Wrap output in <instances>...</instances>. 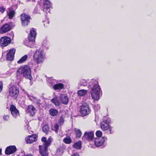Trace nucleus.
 Here are the masks:
<instances>
[{"label": "nucleus", "mask_w": 156, "mask_h": 156, "mask_svg": "<svg viewBox=\"0 0 156 156\" xmlns=\"http://www.w3.org/2000/svg\"><path fill=\"white\" fill-rule=\"evenodd\" d=\"M51 101L56 106H58L60 105V102L56 98L52 99Z\"/></svg>", "instance_id": "nucleus-29"}, {"label": "nucleus", "mask_w": 156, "mask_h": 156, "mask_svg": "<svg viewBox=\"0 0 156 156\" xmlns=\"http://www.w3.org/2000/svg\"><path fill=\"white\" fill-rule=\"evenodd\" d=\"M7 13L8 16L10 19H12L14 17L15 14V11L11 8L8 9L7 11Z\"/></svg>", "instance_id": "nucleus-22"}, {"label": "nucleus", "mask_w": 156, "mask_h": 156, "mask_svg": "<svg viewBox=\"0 0 156 156\" xmlns=\"http://www.w3.org/2000/svg\"><path fill=\"white\" fill-rule=\"evenodd\" d=\"M48 147L44 146H39V152L41 156H48L47 149Z\"/></svg>", "instance_id": "nucleus-13"}, {"label": "nucleus", "mask_w": 156, "mask_h": 156, "mask_svg": "<svg viewBox=\"0 0 156 156\" xmlns=\"http://www.w3.org/2000/svg\"><path fill=\"white\" fill-rule=\"evenodd\" d=\"M5 9L3 7H0V11L3 13L5 11Z\"/></svg>", "instance_id": "nucleus-41"}, {"label": "nucleus", "mask_w": 156, "mask_h": 156, "mask_svg": "<svg viewBox=\"0 0 156 156\" xmlns=\"http://www.w3.org/2000/svg\"><path fill=\"white\" fill-rule=\"evenodd\" d=\"M35 0H28V1H32V2H35Z\"/></svg>", "instance_id": "nucleus-47"}, {"label": "nucleus", "mask_w": 156, "mask_h": 156, "mask_svg": "<svg viewBox=\"0 0 156 156\" xmlns=\"http://www.w3.org/2000/svg\"><path fill=\"white\" fill-rule=\"evenodd\" d=\"M3 88V84L2 83L0 82V92H1Z\"/></svg>", "instance_id": "nucleus-43"}, {"label": "nucleus", "mask_w": 156, "mask_h": 156, "mask_svg": "<svg viewBox=\"0 0 156 156\" xmlns=\"http://www.w3.org/2000/svg\"><path fill=\"white\" fill-rule=\"evenodd\" d=\"M52 129L54 130L56 132H58L59 128V126L56 123L55 124L54 126H52L51 127Z\"/></svg>", "instance_id": "nucleus-33"}, {"label": "nucleus", "mask_w": 156, "mask_h": 156, "mask_svg": "<svg viewBox=\"0 0 156 156\" xmlns=\"http://www.w3.org/2000/svg\"><path fill=\"white\" fill-rule=\"evenodd\" d=\"M10 39L7 37H3L0 39V45L2 46L5 47L10 42Z\"/></svg>", "instance_id": "nucleus-11"}, {"label": "nucleus", "mask_w": 156, "mask_h": 156, "mask_svg": "<svg viewBox=\"0 0 156 156\" xmlns=\"http://www.w3.org/2000/svg\"><path fill=\"white\" fill-rule=\"evenodd\" d=\"M17 72L21 74L24 77L29 79L30 80L32 79L31 76V70L30 67L28 66L21 67L17 70Z\"/></svg>", "instance_id": "nucleus-2"}, {"label": "nucleus", "mask_w": 156, "mask_h": 156, "mask_svg": "<svg viewBox=\"0 0 156 156\" xmlns=\"http://www.w3.org/2000/svg\"><path fill=\"white\" fill-rule=\"evenodd\" d=\"M21 153L24 154H25V152L24 151H21Z\"/></svg>", "instance_id": "nucleus-46"}, {"label": "nucleus", "mask_w": 156, "mask_h": 156, "mask_svg": "<svg viewBox=\"0 0 156 156\" xmlns=\"http://www.w3.org/2000/svg\"><path fill=\"white\" fill-rule=\"evenodd\" d=\"M34 102L36 104L38 107H39L41 105V103H40V101L39 100L36 99Z\"/></svg>", "instance_id": "nucleus-39"}, {"label": "nucleus", "mask_w": 156, "mask_h": 156, "mask_svg": "<svg viewBox=\"0 0 156 156\" xmlns=\"http://www.w3.org/2000/svg\"><path fill=\"white\" fill-rule=\"evenodd\" d=\"M37 136L35 134L29 136L26 138V141L27 144H32L37 141Z\"/></svg>", "instance_id": "nucleus-10"}, {"label": "nucleus", "mask_w": 156, "mask_h": 156, "mask_svg": "<svg viewBox=\"0 0 156 156\" xmlns=\"http://www.w3.org/2000/svg\"><path fill=\"white\" fill-rule=\"evenodd\" d=\"M22 156H33L31 154H29L26 155H22Z\"/></svg>", "instance_id": "nucleus-45"}, {"label": "nucleus", "mask_w": 156, "mask_h": 156, "mask_svg": "<svg viewBox=\"0 0 156 156\" xmlns=\"http://www.w3.org/2000/svg\"><path fill=\"white\" fill-rule=\"evenodd\" d=\"M90 83L93 87L91 89V94L92 98L94 100H98L99 99L100 88L97 81L94 80H92Z\"/></svg>", "instance_id": "nucleus-1"}, {"label": "nucleus", "mask_w": 156, "mask_h": 156, "mask_svg": "<svg viewBox=\"0 0 156 156\" xmlns=\"http://www.w3.org/2000/svg\"><path fill=\"white\" fill-rule=\"evenodd\" d=\"M20 16L22 25L23 26H27L30 22V16L25 14H23Z\"/></svg>", "instance_id": "nucleus-7"}, {"label": "nucleus", "mask_w": 156, "mask_h": 156, "mask_svg": "<svg viewBox=\"0 0 156 156\" xmlns=\"http://www.w3.org/2000/svg\"><path fill=\"white\" fill-rule=\"evenodd\" d=\"M52 139L49 137L47 140V138L45 137H43L41 139V141L44 143L42 146H49L51 144V143L52 141Z\"/></svg>", "instance_id": "nucleus-18"}, {"label": "nucleus", "mask_w": 156, "mask_h": 156, "mask_svg": "<svg viewBox=\"0 0 156 156\" xmlns=\"http://www.w3.org/2000/svg\"><path fill=\"white\" fill-rule=\"evenodd\" d=\"M15 51V49L14 48L9 50L7 54L6 60L9 61L12 60L14 59Z\"/></svg>", "instance_id": "nucleus-16"}, {"label": "nucleus", "mask_w": 156, "mask_h": 156, "mask_svg": "<svg viewBox=\"0 0 156 156\" xmlns=\"http://www.w3.org/2000/svg\"><path fill=\"white\" fill-rule=\"evenodd\" d=\"M63 142L66 144H70L72 142V140L71 138L67 136L63 140Z\"/></svg>", "instance_id": "nucleus-31"}, {"label": "nucleus", "mask_w": 156, "mask_h": 156, "mask_svg": "<svg viewBox=\"0 0 156 156\" xmlns=\"http://www.w3.org/2000/svg\"><path fill=\"white\" fill-rule=\"evenodd\" d=\"M64 122V118L63 116H61L58 120V123L60 125H62Z\"/></svg>", "instance_id": "nucleus-35"}, {"label": "nucleus", "mask_w": 156, "mask_h": 156, "mask_svg": "<svg viewBox=\"0 0 156 156\" xmlns=\"http://www.w3.org/2000/svg\"><path fill=\"white\" fill-rule=\"evenodd\" d=\"M107 138L105 137H98L95 139L94 144L98 147H100L102 145Z\"/></svg>", "instance_id": "nucleus-9"}, {"label": "nucleus", "mask_w": 156, "mask_h": 156, "mask_svg": "<svg viewBox=\"0 0 156 156\" xmlns=\"http://www.w3.org/2000/svg\"><path fill=\"white\" fill-rule=\"evenodd\" d=\"M11 29V27L8 24H5L3 25L0 29L1 33H4L10 30Z\"/></svg>", "instance_id": "nucleus-19"}, {"label": "nucleus", "mask_w": 156, "mask_h": 156, "mask_svg": "<svg viewBox=\"0 0 156 156\" xmlns=\"http://www.w3.org/2000/svg\"><path fill=\"white\" fill-rule=\"evenodd\" d=\"M28 58V56L27 55H25L23 56L17 62V63L19 64H21L25 61Z\"/></svg>", "instance_id": "nucleus-27"}, {"label": "nucleus", "mask_w": 156, "mask_h": 156, "mask_svg": "<svg viewBox=\"0 0 156 156\" xmlns=\"http://www.w3.org/2000/svg\"><path fill=\"white\" fill-rule=\"evenodd\" d=\"M36 108L32 105H29L26 110L27 113H29L30 115L33 116L35 114Z\"/></svg>", "instance_id": "nucleus-20"}, {"label": "nucleus", "mask_w": 156, "mask_h": 156, "mask_svg": "<svg viewBox=\"0 0 156 156\" xmlns=\"http://www.w3.org/2000/svg\"><path fill=\"white\" fill-rule=\"evenodd\" d=\"M49 23V21L47 20H46V21L44 22V26L47 27L48 26L47 24H48Z\"/></svg>", "instance_id": "nucleus-42"}, {"label": "nucleus", "mask_w": 156, "mask_h": 156, "mask_svg": "<svg viewBox=\"0 0 156 156\" xmlns=\"http://www.w3.org/2000/svg\"><path fill=\"white\" fill-rule=\"evenodd\" d=\"M78 83L79 84L84 86H86L87 85V83L86 80L83 79L81 80Z\"/></svg>", "instance_id": "nucleus-34"}, {"label": "nucleus", "mask_w": 156, "mask_h": 156, "mask_svg": "<svg viewBox=\"0 0 156 156\" xmlns=\"http://www.w3.org/2000/svg\"><path fill=\"white\" fill-rule=\"evenodd\" d=\"M48 147L44 146H39V152L41 156H48L47 149Z\"/></svg>", "instance_id": "nucleus-12"}, {"label": "nucleus", "mask_w": 156, "mask_h": 156, "mask_svg": "<svg viewBox=\"0 0 156 156\" xmlns=\"http://www.w3.org/2000/svg\"><path fill=\"white\" fill-rule=\"evenodd\" d=\"M27 95L29 98V99L31 101H33L34 102L36 100V98L32 96L29 95V94H27Z\"/></svg>", "instance_id": "nucleus-36"}, {"label": "nucleus", "mask_w": 156, "mask_h": 156, "mask_svg": "<svg viewBox=\"0 0 156 156\" xmlns=\"http://www.w3.org/2000/svg\"><path fill=\"white\" fill-rule=\"evenodd\" d=\"M90 110L88 105L86 103L83 104L81 106L80 113L82 116H85L90 114Z\"/></svg>", "instance_id": "nucleus-6"}, {"label": "nucleus", "mask_w": 156, "mask_h": 156, "mask_svg": "<svg viewBox=\"0 0 156 156\" xmlns=\"http://www.w3.org/2000/svg\"><path fill=\"white\" fill-rule=\"evenodd\" d=\"M100 125L101 128L103 131H105L108 129L110 132V133L112 134L113 133V132H112V127L109 126L108 123L107 121L103 120L101 123Z\"/></svg>", "instance_id": "nucleus-8"}, {"label": "nucleus", "mask_w": 156, "mask_h": 156, "mask_svg": "<svg viewBox=\"0 0 156 156\" xmlns=\"http://www.w3.org/2000/svg\"><path fill=\"white\" fill-rule=\"evenodd\" d=\"M51 6L50 2L47 0H45L44 4V8L46 9H49Z\"/></svg>", "instance_id": "nucleus-26"}, {"label": "nucleus", "mask_w": 156, "mask_h": 156, "mask_svg": "<svg viewBox=\"0 0 156 156\" xmlns=\"http://www.w3.org/2000/svg\"><path fill=\"white\" fill-rule=\"evenodd\" d=\"M49 128L48 125H44L42 127V130L45 133H47L49 131Z\"/></svg>", "instance_id": "nucleus-32"}, {"label": "nucleus", "mask_w": 156, "mask_h": 156, "mask_svg": "<svg viewBox=\"0 0 156 156\" xmlns=\"http://www.w3.org/2000/svg\"><path fill=\"white\" fill-rule=\"evenodd\" d=\"M60 98L63 104L66 105L68 104L69 99L67 96L64 94H61L60 96Z\"/></svg>", "instance_id": "nucleus-21"}, {"label": "nucleus", "mask_w": 156, "mask_h": 156, "mask_svg": "<svg viewBox=\"0 0 156 156\" xmlns=\"http://www.w3.org/2000/svg\"><path fill=\"white\" fill-rule=\"evenodd\" d=\"M36 32L35 29L32 28L30 31V33L29 35L27 40L24 41L25 44L26 46L30 47H32L35 42V39L36 36Z\"/></svg>", "instance_id": "nucleus-3"}, {"label": "nucleus", "mask_w": 156, "mask_h": 156, "mask_svg": "<svg viewBox=\"0 0 156 156\" xmlns=\"http://www.w3.org/2000/svg\"><path fill=\"white\" fill-rule=\"evenodd\" d=\"M74 130L77 137H81L82 135V132L80 130L77 128H75Z\"/></svg>", "instance_id": "nucleus-30"}, {"label": "nucleus", "mask_w": 156, "mask_h": 156, "mask_svg": "<svg viewBox=\"0 0 156 156\" xmlns=\"http://www.w3.org/2000/svg\"><path fill=\"white\" fill-rule=\"evenodd\" d=\"M102 132L100 130L97 131L96 133V136L98 137H101L102 135Z\"/></svg>", "instance_id": "nucleus-37"}, {"label": "nucleus", "mask_w": 156, "mask_h": 156, "mask_svg": "<svg viewBox=\"0 0 156 156\" xmlns=\"http://www.w3.org/2000/svg\"><path fill=\"white\" fill-rule=\"evenodd\" d=\"M88 91L84 90H81L78 91L77 94L78 96H83L85 95L87 93Z\"/></svg>", "instance_id": "nucleus-24"}, {"label": "nucleus", "mask_w": 156, "mask_h": 156, "mask_svg": "<svg viewBox=\"0 0 156 156\" xmlns=\"http://www.w3.org/2000/svg\"><path fill=\"white\" fill-rule=\"evenodd\" d=\"M94 137V133L92 132H86L83 135V139L90 141L93 139Z\"/></svg>", "instance_id": "nucleus-14"}, {"label": "nucleus", "mask_w": 156, "mask_h": 156, "mask_svg": "<svg viewBox=\"0 0 156 156\" xmlns=\"http://www.w3.org/2000/svg\"><path fill=\"white\" fill-rule=\"evenodd\" d=\"M81 141H78L74 144L73 147L77 149H80L81 147Z\"/></svg>", "instance_id": "nucleus-25"}, {"label": "nucleus", "mask_w": 156, "mask_h": 156, "mask_svg": "<svg viewBox=\"0 0 156 156\" xmlns=\"http://www.w3.org/2000/svg\"><path fill=\"white\" fill-rule=\"evenodd\" d=\"M3 118L5 120L7 121L9 119V116L8 115H4Z\"/></svg>", "instance_id": "nucleus-40"}, {"label": "nucleus", "mask_w": 156, "mask_h": 156, "mask_svg": "<svg viewBox=\"0 0 156 156\" xmlns=\"http://www.w3.org/2000/svg\"><path fill=\"white\" fill-rule=\"evenodd\" d=\"M71 156H79L78 153H76L75 154H74Z\"/></svg>", "instance_id": "nucleus-44"}, {"label": "nucleus", "mask_w": 156, "mask_h": 156, "mask_svg": "<svg viewBox=\"0 0 156 156\" xmlns=\"http://www.w3.org/2000/svg\"><path fill=\"white\" fill-rule=\"evenodd\" d=\"M10 109L12 115L15 118H17L19 115V111L13 105L10 106Z\"/></svg>", "instance_id": "nucleus-15"}, {"label": "nucleus", "mask_w": 156, "mask_h": 156, "mask_svg": "<svg viewBox=\"0 0 156 156\" xmlns=\"http://www.w3.org/2000/svg\"><path fill=\"white\" fill-rule=\"evenodd\" d=\"M50 114L52 116H56L58 113V111L54 109H51L49 111Z\"/></svg>", "instance_id": "nucleus-28"}, {"label": "nucleus", "mask_w": 156, "mask_h": 156, "mask_svg": "<svg viewBox=\"0 0 156 156\" xmlns=\"http://www.w3.org/2000/svg\"><path fill=\"white\" fill-rule=\"evenodd\" d=\"M44 58L45 55L43 52L40 50H36L33 55L34 60L38 64L42 63Z\"/></svg>", "instance_id": "nucleus-4"}, {"label": "nucleus", "mask_w": 156, "mask_h": 156, "mask_svg": "<svg viewBox=\"0 0 156 156\" xmlns=\"http://www.w3.org/2000/svg\"><path fill=\"white\" fill-rule=\"evenodd\" d=\"M19 93L18 89L16 86H13L9 89V95L14 99H16Z\"/></svg>", "instance_id": "nucleus-5"}, {"label": "nucleus", "mask_w": 156, "mask_h": 156, "mask_svg": "<svg viewBox=\"0 0 156 156\" xmlns=\"http://www.w3.org/2000/svg\"><path fill=\"white\" fill-rule=\"evenodd\" d=\"M16 151V147L15 146H11L6 148L5 153L7 154H10L14 153Z\"/></svg>", "instance_id": "nucleus-17"}, {"label": "nucleus", "mask_w": 156, "mask_h": 156, "mask_svg": "<svg viewBox=\"0 0 156 156\" xmlns=\"http://www.w3.org/2000/svg\"><path fill=\"white\" fill-rule=\"evenodd\" d=\"M94 110L97 111L100 109V106L99 105H97L94 106Z\"/></svg>", "instance_id": "nucleus-38"}, {"label": "nucleus", "mask_w": 156, "mask_h": 156, "mask_svg": "<svg viewBox=\"0 0 156 156\" xmlns=\"http://www.w3.org/2000/svg\"><path fill=\"white\" fill-rule=\"evenodd\" d=\"M64 87V85L62 83H58L55 84L53 87V88L55 90L62 89Z\"/></svg>", "instance_id": "nucleus-23"}]
</instances>
